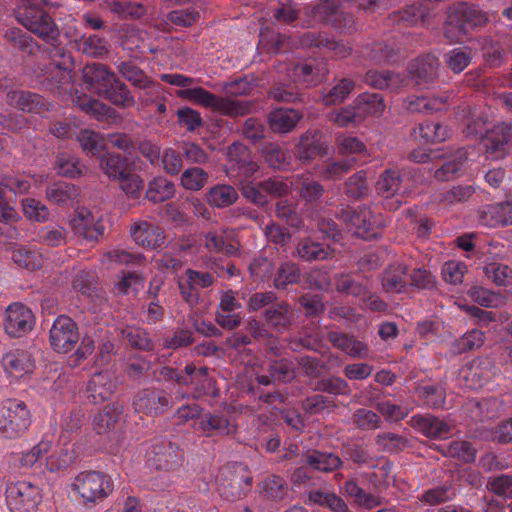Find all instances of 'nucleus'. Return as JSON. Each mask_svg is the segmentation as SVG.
I'll use <instances>...</instances> for the list:
<instances>
[{
  "mask_svg": "<svg viewBox=\"0 0 512 512\" xmlns=\"http://www.w3.org/2000/svg\"><path fill=\"white\" fill-rule=\"evenodd\" d=\"M307 464L314 470L329 472L341 465L340 458L333 453L314 451L307 457Z\"/></svg>",
  "mask_w": 512,
  "mask_h": 512,
  "instance_id": "36",
  "label": "nucleus"
},
{
  "mask_svg": "<svg viewBox=\"0 0 512 512\" xmlns=\"http://www.w3.org/2000/svg\"><path fill=\"white\" fill-rule=\"evenodd\" d=\"M297 253L305 261H318L327 259L331 251L323 244L306 239L298 244Z\"/></svg>",
  "mask_w": 512,
  "mask_h": 512,
  "instance_id": "38",
  "label": "nucleus"
},
{
  "mask_svg": "<svg viewBox=\"0 0 512 512\" xmlns=\"http://www.w3.org/2000/svg\"><path fill=\"white\" fill-rule=\"evenodd\" d=\"M70 226L76 235L97 240L105 231L104 214L98 208H78L70 220Z\"/></svg>",
  "mask_w": 512,
  "mask_h": 512,
  "instance_id": "9",
  "label": "nucleus"
},
{
  "mask_svg": "<svg viewBox=\"0 0 512 512\" xmlns=\"http://www.w3.org/2000/svg\"><path fill=\"white\" fill-rule=\"evenodd\" d=\"M414 420L417 428L427 437H445L450 429L447 423L436 417H414Z\"/></svg>",
  "mask_w": 512,
  "mask_h": 512,
  "instance_id": "34",
  "label": "nucleus"
},
{
  "mask_svg": "<svg viewBox=\"0 0 512 512\" xmlns=\"http://www.w3.org/2000/svg\"><path fill=\"white\" fill-rule=\"evenodd\" d=\"M265 159L272 168L282 169L288 166L290 156L278 145L269 144L264 151Z\"/></svg>",
  "mask_w": 512,
  "mask_h": 512,
  "instance_id": "63",
  "label": "nucleus"
},
{
  "mask_svg": "<svg viewBox=\"0 0 512 512\" xmlns=\"http://www.w3.org/2000/svg\"><path fill=\"white\" fill-rule=\"evenodd\" d=\"M175 194V186L163 177L154 178L148 186L146 197L152 202H162L172 198Z\"/></svg>",
  "mask_w": 512,
  "mask_h": 512,
  "instance_id": "33",
  "label": "nucleus"
},
{
  "mask_svg": "<svg viewBox=\"0 0 512 512\" xmlns=\"http://www.w3.org/2000/svg\"><path fill=\"white\" fill-rule=\"evenodd\" d=\"M294 188L298 190L300 195L307 201L318 199L324 191L319 183L307 176L297 177L294 180Z\"/></svg>",
  "mask_w": 512,
  "mask_h": 512,
  "instance_id": "51",
  "label": "nucleus"
},
{
  "mask_svg": "<svg viewBox=\"0 0 512 512\" xmlns=\"http://www.w3.org/2000/svg\"><path fill=\"white\" fill-rule=\"evenodd\" d=\"M38 236L41 243L57 247L66 243L67 231L61 226H46L39 230Z\"/></svg>",
  "mask_w": 512,
  "mask_h": 512,
  "instance_id": "55",
  "label": "nucleus"
},
{
  "mask_svg": "<svg viewBox=\"0 0 512 512\" xmlns=\"http://www.w3.org/2000/svg\"><path fill=\"white\" fill-rule=\"evenodd\" d=\"M41 499L40 489L30 482H11L6 487V504L10 512H36Z\"/></svg>",
  "mask_w": 512,
  "mask_h": 512,
  "instance_id": "8",
  "label": "nucleus"
},
{
  "mask_svg": "<svg viewBox=\"0 0 512 512\" xmlns=\"http://www.w3.org/2000/svg\"><path fill=\"white\" fill-rule=\"evenodd\" d=\"M354 104L360 122L370 116H381L385 110L383 98L377 93H363L354 100Z\"/></svg>",
  "mask_w": 512,
  "mask_h": 512,
  "instance_id": "23",
  "label": "nucleus"
},
{
  "mask_svg": "<svg viewBox=\"0 0 512 512\" xmlns=\"http://www.w3.org/2000/svg\"><path fill=\"white\" fill-rule=\"evenodd\" d=\"M196 431H200L204 435H229L236 431L237 424L222 414L207 415L196 421L193 425Z\"/></svg>",
  "mask_w": 512,
  "mask_h": 512,
  "instance_id": "20",
  "label": "nucleus"
},
{
  "mask_svg": "<svg viewBox=\"0 0 512 512\" xmlns=\"http://www.w3.org/2000/svg\"><path fill=\"white\" fill-rule=\"evenodd\" d=\"M11 259L19 268L29 271L40 269L44 261L41 253L23 245H15L12 247Z\"/></svg>",
  "mask_w": 512,
  "mask_h": 512,
  "instance_id": "25",
  "label": "nucleus"
},
{
  "mask_svg": "<svg viewBox=\"0 0 512 512\" xmlns=\"http://www.w3.org/2000/svg\"><path fill=\"white\" fill-rule=\"evenodd\" d=\"M320 138L321 136L318 133H307L301 137L298 145V155L300 159H315L317 156L322 157L328 154V148L322 146Z\"/></svg>",
  "mask_w": 512,
  "mask_h": 512,
  "instance_id": "29",
  "label": "nucleus"
},
{
  "mask_svg": "<svg viewBox=\"0 0 512 512\" xmlns=\"http://www.w3.org/2000/svg\"><path fill=\"white\" fill-rule=\"evenodd\" d=\"M365 82L378 89L396 91L406 85L408 81L398 73L369 71L365 76Z\"/></svg>",
  "mask_w": 512,
  "mask_h": 512,
  "instance_id": "27",
  "label": "nucleus"
},
{
  "mask_svg": "<svg viewBox=\"0 0 512 512\" xmlns=\"http://www.w3.org/2000/svg\"><path fill=\"white\" fill-rule=\"evenodd\" d=\"M420 137L426 143H436L445 141L448 137L446 127L439 123L425 122L419 126Z\"/></svg>",
  "mask_w": 512,
  "mask_h": 512,
  "instance_id": "59",
  "label": "nucleus"
},
{
  "mask_svg": "<svg viewBox=\"0 0 512 512\" xmlns=\"http://www.w3.org/2000/svg\"><path fill=\"white\" fill-rule=\"evenodd\" d=\"M150 458L158 469H169L176 464V448L171 443H163L161 446H153Z\"/></svg>",
  "mask_w": 512,
  "mask_h": 512,
  "instance_id": "40",
  "label": "nucleus"
},
{
  "mask_svg": "<svg viewBox=\"0 0 512 512\" xmlns=\"http://www.w3.org/2000/svg\"><path fill=\"white\" fill-rule=\"evenodd\" d=\"M47 0H20L15 11L17 21L27 30L46 42L53 43L59 37V29L52 18L41 10Z\"/></svg>",
  "mask_w": 512,
  "mask_h": 512,
  "instance_id": "2",
  "label": "nucleus"
},
{
  "mask_svg": "<svg viewBox=\"0 0 512 512\" xmlns=\"http://www.w3.org/2000/svg\"><path fill=\"white\" fill-rule=\"evenodd\" d=\"M177 381L180 385L186 386L189 393L196 398L202 395L215 396L217 394L214 380L208 375L207 368L205 367L197 368L187 365L185 373Z\"/></svg>",
  "mask_w": 512,
  "mask_h": 512,
  "instance_id": "14",
  "label": "nucleus"
},
{
  "mask_svg": "<svg viewBox=\"0 0 512 512\" xmlns=\"http://www.w3.org/2000/svg\"><path fill=\"white\" fill-rule=\"evenodd\" d=\"M21 209L24 216L30 221L43 223L49 220V209L37 199L29 197L22 199Z\"/></svg>",
  "mask_w": 512,
  "mask_h": 512,
  "instance_id": "37",
  "label": "nucleus"
},
{
  "mask_svg": "<svg viewBox=\"0 0 512 512\" xmlns=\"http://www.w3.org/2000/svg\"><path fill=\"white\" fill-rule=\"evenodd\" d=\"M207 181L208 173L199 167L188 168L181 175V185L186 190L198 191Z\"/></svg>",
  "mask_w": 512,
  "mask_h": 512,
  "instance_id": "45",
  "label": "nucleus"
},
{
  "mask_svg": "<svg viewBox=\"0 0 512 512\" xmlns=\"http://www.w3.org/2000/svg\"><path fill=\"white\" fill-rule=\"evenodd\" d=\"M1 365L11 382L28 378L36 368L32 354L23 349H13L4 353Z\"/></svg>",
  "mask_w": 512,
  "mask_h": 512,
  "instance_id": "12",
  "label": "nucleus"
},
{
  "mask_svg": "<svg viewBox=\"0 0 512 512\" xmlns=\"http://www.w3.org/2000/svg\"><path fill=\"white\" fill-rule=\"evenodd\" d=\"M467 272V266L456 260L447 261L442 267L443 280L450 284H460Z\"/></svg>",
  "mask_w": 512,
  "mask_h": 512,
  "instance_id": "60",
  "label": "nucleus"
},
{
  "mask_svg": "<svg viewBox=\"0 0 512 512\" xmlns=\"http://www.w3.org/2000/svg\"><path fill=\"white\" fill-rule=\"evenodd\" d=\"M301 115L293 109H276L268 116V123L274 132L288 133L295 128Z\"/></svg>",
  "mask_w": 512,
  "mask_h": 512,
  "instance_id": "26",
  "label": "nucleus"
},
{
  "mask_svg": "<svg viewBox=\"0 0 512 512\" xmlns=\"http://www.w3.org/2000/svg\"><path fill=\"white\" fill-rule=\"evenodd\" d=\"M480 221L488 227L512 224V200L490 204L480 212Z\"/></svg>",
  "mask_w": 512,
  "mask_h": 512,
  "instance_id": "21",
  "label": "nucleus"
},
{
  "mask_svg": "<svg viewBox=\"0 0 512 512\" xmlns=\"http://www.w3.org/2000/svg\"><path fill=\"white\" fill-rule=\"evenodd\" d=\"M123 408L117 403L105 406L92 419V429L97 434H106L112 431L121 420Z\"/></svg>",
  "mask_w": 512,
  "mask_h": 512,
  "instance_id": "22",
  "label": "nucleus"
},
{
  "mask_svg": "<svg viewBox=\"0 0 512 512\" xmlns=\"http://www.w3.org/2000/svg\"><path fill=\"white\" fill-rule=\"evenodd\" d=\"M116 382L114 374L108 370L92 375L87 384L88 398L94 403L108 400L114 393Z\"/></svg>",
  "mask_w": 512,
  "mask_h": 512,
  "instance_id": "18",
  "label": "nucleus"
},
{
  "mask_svg": "<svg viewBox=\"0 0 512 512\" xmlns=\"http://www.w3.org/2000/svg\"><path fill=\"white\" fill-rule=\"evenodd\" d=\"M144 279L134 272L122 273L115 282L114 291L120 295L136 294L143 288Z\"/></svg>",
  "mask_w": 512,
  "mask_h": 512,
  "instance_id": "41",
  "label": "nucleus"
},
{
  "mask_svg": "<svg viewBox=\"0 0 512 512\" xmlns=\"http://www.w3.org/2000/svg\"><path fill=\"white\" fill-rule=\"evenodd\" d=\"M354 83L348 79H341L328 92L322 96L326 105H335L343 102L346 97L353 91Z\"/></svg>",
  "mask_w": 512,
  "mask_h": 512,
  "instance_id": "46",
  "label": "nucleus"
},
{
  "mask_svg": "<svg viewBox=\"0 0 512 512\" xmlns=\"http://www.w3.org/2000/svg\"><path fill=\"white\" fill-rule=\"evenodd\" d=\"M10 191L0 182V222L15 223L20 220V216L14 208V200L9 198Z\"/></svg>",
  "mask_w": 512,
  "mask_h": 512,
  "instance_id": "44",
  "label": "nucleus"
},
{
  "mask_svg": "<svg viewBox=\"0 0 512 512\" xmlns=\"http://www.w3.org/2000/svg\"><path fill=\"white\" fill-rule=\"evenodd\" d=\"M309 499L314 504L329 508L334 512H348L345 502L335 493L315 490L309 494Z\"/></svg>",
  "mask_w": 512,
  "mask_h": 512,
  "instance_id": "39",
  "label": "nucleus"
},
{
  "mask_svg": "<svg viewBox=\"0 0 512 512\" xmlns=\"http://www.w3.org/2000/svg\"><path fill=\"white\" fill-rule=\"evenodd\" d=\"M77 324L68 316H58L49 331V344L57 353H69L79 342Z\"/></svg>",
  "mask_w": 512,
  "mask_h": 512,
  "instance_id": "10",
  "label": "nucleus"
},
{
  "mask_svg": "<svg viewBox=\"0 0 512 512\" xmlns=\"http://www.w3.org/2000/svg\"><path fill=\"white\" fill-rule=\"evenodd\" d=\"M213 282V277L207 272H198L191 269L186 271V278L179 281V288L185 301L194 305L198 301V288H206Z\"/></svg>",
  "mask_w": 512,
  "mask_h": 512,
  "instance_id": "19",
  "label": "nucleus"
},
{
  "mask_svg": "<svg viewBox=\"0 0 512 512\" xmlns=\"http://www.w3.org/2000/svg\"><path fill=\"white\" fill-rule=\"evenodd\" d=\"M439 61L433 55L413 60L408 67L409 81L419 88H427L438 76Z\"/></svg>",
  "mask_w": 512,
  "mask_h": 512,
  "instance_id": "16",
  "label": "nucleus"
},
{
  "mask_svg": "<svg viewBox=\"0 0 512 512\" xmlns=\"http://www.w3.org/2000/svg\"><path fill=\"white\" fill-rule=\"evenodd\" d=\"M75 459V452L71 446H65L51 450L46 457V468L50 472L66 469Z\"/></svg>",
  "mask_w": 512,
  "mask_h": 512,
  "instance_id": "32",
  "label": "nucleus"
},
{
  "mask_svg": "<svg viewBox=\"0 0 512 512\" xmlns=\"http://www.w3.org/2000/svg\"><path fill=\"white\" fill-rule=\"evenodd\" d=\"M406 266L401 263L391 265L384 273L382 286L386 292L400 293L407 286Z\"/></svg>",
  "mask_w": 512,
  "mask_h": 512,
  "instance_id": "28",
  "label": "nucleus"
},
{
  "mask_svg": "<svg viewBox=\"0 0 512 512\" xmlns=\"http://www.w3.org/2000/svg\"><path fill=\"white\" fill-rule=\"evenodd\" d=\"M470 53L461 49H453L445 55L447 66L455 73L462 72L470 63Z\"/></svg>",
  "mask_w": 512,
  "mask_h": 512,
  "instance_id": "64",
  "label": "nucleus"
},
{
  "mask_svg": "<svg viewBox=\"0 0 512 512\" xmlns=\"http://www.w3.org/2000/svg\"><path fill=\"white\" fill-rule=\"evenodd\" d=\"M488 21V16L475 5L461 4L449 11L445 35L451 41H460V34Z\"/></svg>",
  "mask_w": 512,
  "mask_h": 512,
  "instance_id": "6",
  "label": "nucleus"
},
{
  "mask_svg": "<svg viewBox=\"0 0 512 512\" xmlns=\"http://www.w3.org/2000/svg\"><path fill=\"white\" fill-rule=\"evenodd\" d=\"M77 140L82 150L92 156L100 155L105 148V138L102 134L93 130L84 129L80 131Z\"/></svg>",
  "mask_w": 512,
  "mask_h": 512,
  "instance_id": "35",
  "label": "nucleus"
},
{
  "mask_svg": "<svg viewBox=\"0 0 512 512\" xmlns=\"http://www.w3.org/2000/svg\"><path fill=\"white\" fill-rule=\"evenodd\" d=\"M342 218L346 222L347 230L363 239L378 237L381 229L385 226L383 215L372 211L368 207L345 211Z\"/></svg>",
  "mask_w": 512,
  "mask_h": 512,
  "instance_id": "7",
  "label": "nucleus"
},
{
  "mask_svg": "<svg viewBox=\"0 0 512 512\" xmlns=\"http://www.w3.org/2000/svg\"><path fill=\"white\" fill-rule=\"evenodd\" d=\"M78 196V189L69 183L58 182L50 185L46 191V197L49 201L56 204H69Z\"/></svg>",
  "mask_w": 512,
  "mask_h": 512,
  "instance_id": "31",
  "label": "nucleus"
},
{
  "mask_svg": "<svg viewBox=\"0 0 512 512\" xmlns=\"http://www.w3.org/2000/svg\"><path fill=\"white\" fill-rule=\"evenodd\" d=\"M122 76L138 88L145 89L152 85V81L142 70L132 63H122L119 67Z\"/></svg>",
  "mask_w": 512,
  "mask_h": 512,
  "instance_id": "57",
  "label": "nucleus"
},
{
  "mask_svg": "<svg viewBox=\"0 0 512 512\" xmlns=\"http://www.w3.org/2000/svg\"><path fill=\"white\" fill-rule=\"evenodd\" d=\"M486 158L498 160L512 151V124L495 126L484 139Z\"/></svg>",
  "mask_w": 512,
  "mask_h": 512,
  "instance_id": "15",
  "label": "nucleus"
},
{
  "mask_svg": "<svg viewBox=\"0 0 512 512\" xmlns=\"http://www.w3.org/2000/svg\"><path fill=\"white\" fill-rule=\"evenodd\" d=\"M468 294L473 301L484 307H498L504 302L501 295L480 286L472 287Z\"/></svg>",
  "mask_w": 512,
  "mask_h": 512,
  "instance_id": "53",
  "label": "nucleus"
},
{
  "mask_svg": "<svg viewBox=\"0 0 512 512\" xmlns=\"http://www.w3.org/2000/svg\"><path fill=\"white\" fill-rule=\"evenodd\" d=\"M7 101L22 111L31 112L40 103V97L30 92L13 91L7 94Z\"/></svg>",
  "mask_w": 512,
  "mask_h": 512,
  "instance_id": "52",
  "label": "nucleus"
},
{
  "mask_svg": "<svg viewBox=\"0 0 512 512\" xmlns=\"http://www.w3.org/2000/svg\"><path fill=\"white\" fill-rule=\"evenodd\" d=\"M79 51L91 57H102L108 53L109 45L106 39L98 35L82 37L76 47Z\"/></svg>",
  "mask_w": 512,
  "mask_h": 512,
  "instance_id": "42",
  "label": "nucleus"
},
{
  "mask_svg": "<svg viewBox=\"0 0 512 512\" xmlns=\"http://www.w3.org/2000/svg\"><path fill=\"white\" fill-rule=\"evenodd\" d=\"M205 245L207 249L214 252H221L227 255H234L238 250L236 241H225L223 235L210 232L206 235Z\"/></svg>",
  "mask_w": 512,
  "mask_h": 512,
  "instance_id": "58",
  "label": "nucleus"
},
{
  "mask_svg": "<svg viewBox=\"0 0 512 512\" xmlns=\"http://www.w3.org/2000/svg\"><path fill=\"white\" fill-rule=\"evenodd\" d=\"M484 340V333L480 330L473 329L453 343L452 352L454 354H460L468 350L478 349L484 344Z\"/></svg>",
  "mask_w": 512,
  "mask_h": 512,
  "instance_id": "43",
  "label": "nucleus"
},
{
  "mask_svg": "<svg viewBox=\"0 0 512 512\" xmlns=\"http://www.w3.org/2000/svg\"><path fill=\"white\" fill-rule=\"evenodd\" d=\"M238 198L234 187L226 184H219L212 187L207 194V201L210 205L223 208L232 205Z\"/></svg>",
  "mask_w": 512,
  "mask_h": 512,
  "instance_id": "30",
  "label": "nucleus"
},
{
  "mask_svg": "<svg viewBox=\"0 0 512 512\" xmlns=\"http://www.w3.org/2000/svg\"><path fill=\"white\" fill-rule=\"evenodd\" d=\"M100 167L111 179H118L126 173V161L115 154L103 156L100 160Z\"/></svg>",
  "mask_w": 512,
  "mask_h": 512,
  "instance_id": "50",
  "label": "nucleus"
},
{
  "mask_svg": "<svg viewBox=\"0 0 512 512\" xmlns=\"http://www.w3.org/2000/svg\"><path fill=\"white\" fill-rule=\"evenodd\" d=\"M466 152L459 150L453 159L445 162L435 171V177L441 181L452 179L464 166Z\"/></svg>",
  "mask_w": 512,
  "mask_h": 512,
  "instance_id": "48",
  "label": "nucleus"
},
{
  "mask_svg": "<svg viewBox=\"0 0 512 512\" xmlns=\"http://www.w3.org/2000/svg\"><path fill=\"white\" fill-rule=\"evenodd\" d=\"M176 95L181 99L226 116H242L249 110V106L242 101L218 97L200 86L178 90Z\"/></svg>",
  "mask_w": 512,
  "mask_h": 512,
  "instance_id": "4",
  "label": "nucleus"
},
{
  "mask_svg": "<svg viewBox=\"0 0 512 512\" xmlns=\"http://www.w3.org/2000/svg\"><path fill=\"white\" fill-rule=\"evenodd\" d=\"M447 98L410 97L407 109L411 112H433L444 108Z\"/></svg>",
  "mask_w": 512,
  "mask_h": 512,
  "instance_id": "49",
  "label": "nucleus"
},
{
  "mask_svg": "<svg viewBox=\"0 0 512 512\" xmlns=\"http://www.w3.org/2000/svg\"><path fill=\"white\" fill-rule=\"evenodd\" d=\"M74 67L73 58L70 53L63 49L56 48L52 53V62L49 66L41 70L44 78L43 82L48 81L52 87H64L71 82V71Z\"/></svg>",
  "mask_w": 512,
  "mask_h": 512,
  "instance_id": "13",
  "label": "nucleus"
},
{
  "mask_svg": "<svg viewBox=\"0 0 512 512\" xmlns=\"http://www.w3.org/2000/svg\"><path fill=\"white\" fill-rule=\"evenodd\" d=\"M484 273L496 285L506 286L511 279V270L506 265L499 263L488 264L484 268Z\"/></svg>",
  "mask_w": 512,
  "mask_h": 512,
  "instance_id": "62",
  "label": "nucleus"
},
{
  "mask_svg": "<svg viewBox=\"0 0 512 512\" xmlns=\"http://www.w3.org/2000/svg\"><path fill=\"white\" fill-rule=\"evenodd\" d=\"M109 8L112 13L123 18H140L145 14V8L136 2H113Z\"/></svg>",
  "mask_w": 512,
  "mask_h": 512,
  "instance_id": "61",
  "label": "nucleus"
},
{
  "mask_svg": "<svg viewBox=\"0 0 512 512\" xmlns=\"http://www.w3.org/2000/svg\"><path fill=\"white\" fill-rule=\"evenodd\" d=\"M34 325L35 316L26 305L15 302L6 308L3 326L10 337H22L32 331Z\"/></svg>",
  "mask_w": 512,
  "mask_h": 512,
  "instance_id": "11",
  "label": "nucleus"
},
{
  "mask_svg": "<svg viewBox=\"0 0 512 512\" xmlns=\"http://www.w3.org/2000/svg\"><path fill=\"white\" fill-rule=\"evenodd\" d=\"M58 173L66 177H76L82 173L79 159L70 153L63 152L57 157Z\"/></svg>",
  "mask_w": 512,
  "mask_h": 512,
  "instance_id": "56",
  "label": "nucleus"
},
{
  "mask_svg": "<svg viewBox=\"0 0 512 512\" xmlns=\"http://www.w3.org/2000/svg\"><path fill=\"white\" fill-rule=\"evenodd\" d=\"M377 191L385 197L396 194L400 189V174L397 170L388 169L379 178Z\"/></svg>",
  "mask_w": 512,
  "mask_h": 512,
  "instance_id": "47",
  "label": "nucleus"
},
{
  "mask_svg": "<svg viewBox=\"0 0 512 512\" xmlns=\"http://www.w3.org/2000/svg\"><path fill=\"white\" fill-rule=\"evenodd\" d=\"M168 399L155 391L146 390L134 402L137 412L154 416L162 413L168 407Z\"/></svg>",
  "mask_w": 512,
  "mask_h": 512,
  "instance_id": "24",
  "label": "nucleus"
},
{
  "mask_svg": "<svg viewBox=\"0 0 512 512\" xmlns=\"http://www.w3.org/2000/svg\"><path fill=\"white\" fill-rule=\"evenodd\" d=\"M130 232L135 243L144 248L156 249L165 243L164 231L147 221L134 223Z\"/></svg>",
  "mask_w": 512,
  "mask_h": 512,
  "instance_id": "17",
  "label": "nucleus"
},
{
  "mask_svg": "<svg viewBox=\"0 0 512 512\" xmlns=\"http://www.w3.org/2000/svg\"><path fill=\"white\" fill-rule=\"evenodd\" d=\"M70 487L85 504H98L112 494L114 483L102 472L81 471L72 479Z\"/></svg>",
  "mask_w": 512,
  "mask_h": 512,
  "instance_id": "3",
  "label": "nucleus"
},
{
  "mask_svg": "<svg viewBox=\"0 0 512 512\" xmlns=\"http://www.w3.org/2000/svg\"><path fill=\"white\" fill-rule=\"evenodd\" d=\"M52 443L49 440L42 439L38 444L32 447L21 457V465L24 467H33L51 452Z\"/></svg>",
  "mask_w": 512,
  "mask_h": 512,
  "instance_id": "54",
  "label": "nucleus"
},
{
  "mask_svg": "<svg viewBox=\"0 0 512 512\" xmlns=\"http://www.w3.org/2000/svg\"><path fill=\"white\" fill-rule=\"evenodd\" d=\"M32 414L24 401L6 399L0 403V435L6 439H18L29 429Z\"/></svg>",
  "mask_w": 512,
  "mask_h": 512,
  "instance_id": "5",
  "label": "nucleus"
},
{
  "mask_svg": "<svg viewBox=\"0 0 512 512\" xmlns=\"http://www.w3.org/2000/svg\"><path fill=\"white\" fill-rule=\"evenodd\" d=\"M83 78L99 95L113 104L128 108L135 100L127 86L119 81L115 74L102 64L87 65L83 69Z\"/></svg>",
  "mask_w": 512,
  "mask_h": 512,
  "instance_id": "1",
  "label": "nucleus"
}]
</instances>
